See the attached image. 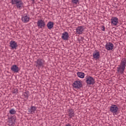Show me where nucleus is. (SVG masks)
<instances>
[{"mask_svg": "<svg viewBox=\"0 0 126 126\" xmlns=\"http://www.w3.org/2000/svg\"><path fill=\"white\" fill-rule=\"evenodd\" d=\"M93 57L94 60H99L100 59V52L97 50H95L93 54Z\"/></svg>", "mask_w": 126, "mask_h": 126, "instance_id": "13", "label": "nucleus"}, {"mask_svg": "<svg viewBox=\"0 0 126 126\" xmlns=\"http://www.w3.org/2000/svg\"><path fill=\"white\" fill-rule=\"evenodd\" d=\"M23 96H24V98L27 100L28 99V98H29V96H30V93L29 91H27L26 92L23 93Z\"/></svg>", "mask_w": 126, "mask_h": 126, "instance_id": "20", "label": "nucleus"}, {"mask_svg": "<svg viewBox=\"0 0 126 126\" xmlns=\"http://www.w3.org/2000/svg\"><path fill=\"white\" fill-rule=\"evenodd\" d=\"M65 126H71V125H70V124H69V123H68V124H66Z\"/></svg>", "mask_w": 126, "mask_h": 126, "instance_id": "26", "label": "nucleus"}, {"mask_svg": "<svg viewBox=\"0 0 126 126\" xmlns=\"http://www.w3.org/2000/svg\"><path fill=\"white\" fill-rule=\"evenodd\" d=\"M84 26H79L76 29V33L77 34H78L79 35H80L84 32Z\"/></svg>", "mask_w": 126, "mask_h": 126, "instance_id": "10", "label": "nucleus"}, {"mask_svg": "<svg viewBox=\"0 0 126 126\" xmlns=\"http://www.w3.org/2000/svg\"><path fill=\"white\" fill-rule=\"evenodd\" d=\"M110 111L111 112V113L117 115L118 111H119V107H118V106H117V105L113 104L111 106L110 108Z\"/></svg>", "mask_w": 126, "mask_h": 126, "instance_id": "8", "label": "nucleus"}, {"mask_svg": "<svg viewBox=\"0 0 126 126\" xmlns=\"http://www.w3.org/2000/svg\"><path fill=\"white\" fill-rule=\"evenodd\" d=\"M9 114H10V115H15V114H16V111L12 108L9 110Z\"/></svg>", "mask_w": 126, "mask_h": 126, "instance_id": "22", "label": "nucleus"}, {"mask_svg": "<svg viewBox=\"0 0 126 126\" xmlns=\"http://www.w3.org/2000/svg\"><path fill=\"white\" fill-rule=\"evenodd\" d=\"M9 44V47H10L11 50H16L18 47L17 42H15V41L12 40L10 42Z\"/></svg>", "mask_w": 126, "mask_h": 126, "instance_id": "9", "label": "nucleus"}, {"mask_svg": "<svg viewBox=\"0 0 126 126\" xmlns=\"http://www.w3.org/2000/svg\"><path fill=\"white\" fill-rule=\"evenodd\" d=\"M36 109L37 107L36 106H32L30 108H28V112L29 114H34Z\"/></svg>", "mask_w": 126, "mask_h": 126, "instance_id": "17", "label": "nucleus"}, {"mask_svg": "<svg viewBox=\"0 0 126 126\" xmlns=\"http://www.w3.org/2000/svg\"><path fill=\"white\" fill-rule=\"evenodd\" d=\"M30 19V18L28 17L27 15L22 17V21H23V22H24L25 23L28 22Z\"/></svg>", "mask_w": 126, "mask_h": 126, "instance_id": "18", "label": "nucleus"}, {"mask_svg": "<svg viewBox=\"0 0 126 126\" xmlns=\"http://www.w3.org/2000/svg\"><path fill=\"white\" fill-rule=\"evenodd\" d=\"M36 67H37L38 69H40L41 67H44V64H45V61L43 59H38L35 62Z\"/></svg>", "mask_w": 126, "mask_h": 126, "instance_id": "4", "label": "nucleus"}, {"mask_svg": "<svg viewBox=\"0 0 126 126\" xmlns=\"http://www.w3.org/2000/svg\"><path fill=\"white\" fill-rule=\"evenodd\" d=\"M126 59L123 58L122 59L120 65L117 68L118 73H120L121 74H124L125 72V69H126Z\"/></svg>", "mask_w": 126, "mask_h": 126, "instance_id": "1", "label": "nucleus"}, {"mask_svg": "<svg viewBox=\"0 0 126 126\" xmlns=\"http://www.w3.org/2000/svg\"><path fill=\"white\" fill-rule=\"evenodd\" d=\"M11 3L12 4H16L17 8L19 9H21L23 7V5H24V3L21 0H11Z\"/></svg>", "mask_w": 126, "mask_h": 126, "instance_id": "2", "label": "nucleus"}, {"mask_svg": "<svg viewBox=\"0 0 126 126\" xmlns=\"http://www.w3.org/2000/svg\"><path fill=\"white\" fill-rule=\"evenodd\" d=\"M32 1V3H35V0H31Z\"/></svg>", "mask_w": 126, "mask_h": 126, "instance_id": "27", "label": "nucleus"}, {"mask_svg": "<svg viewBox=\"0 0 126 126\" xmlns=\"http://www.w3.org/2000/svg\"><path fill=\"white\" fill-rule=\"evenodd\" d=\"M72 85L73 88H75V89H79L80 88H82L83 86L82 85V81H81V80L75 81Z\"/></svg>", "mask_w": 126, "mask_h": 126, "instance_id": "5", "label": "nucleus"}, {"mask_svg": "<svg viewBox=\"0 0 126 126\" xmlns=\"http://www.w3.org/2000/svg\"><path fill=\"white\" fill-rule=\"evenodd\" d=\"M69 35H68V32H65L62 33V38L63 40H67Z\"/></svg>", "mask_w": 126, "mask_h": 126, "instance_id": "16", "label": "nucleus"}, {"mask_svg": "<svg viewBox=\"0 0 126 126\" xmlns=\"http://www.w3.org/2000/svg\"><path fill=\"white\" fill-rule=\"evenodd\" d=\"M77 75L78 76V77H80V78H84V76H85V74L83 72H78L77 73Z\"/></svg>", "mask_w": 126, "mask_h": 126, "instance_id": "21", "label": "nucleus"}, {"mask_svg": "<svg viewBox=\"0 0 126 126\" xmlns=\"http://www.w3.org/2000/svg\"><path fill=\"white\" fill-rule=\"evenodd\" d=\"M37 25L38 29H42V28H44L45 26H46V24L44 20L40 19L37 21Z\"/></svg>", "mask_w": 126, "mask_h": 126, "instance_id": "7", "label": "nucleus"}, {"mask_svg": "<svg viewBox=\"0 0 126 126\" xmlns=\"http://www.w3.org/2000/svg\"><path fill=\"white\" fill-rule=\"evenodd\" d=\"M54 23L53 22H49L48 23H47V28L48 29H49L50 30H51V29H52V28H54Z\"/></svg>", "mask_w": 126, "mask_h": 126, "instance_id": "19", "label": "nucleus"}, {"mask_svg": "<svg viewBox=\"0 0 126 126\" xmlns=\"http://www.w3.org/2000/svg\"><path fill=\"white\" fill-rule=\"evenodd\" d=\"M114 48V44L112 42H108L105 45V49L108 51H112Z\"/></svg>", "mask_w": 126, "mask_h": 126, "instance_id": "12", "label": "nucleus"}, {"mask_svg": "<svg viewBox=\"0 0 126 126\" xmlns=\"http://www.w3.org/2000/svg\"><path fill=\"white\" fill-rule=\"evenodd\" d=\"M15 121H16V117L13 116L8 118L7 124L8 126H13L15 125Z\"/></svg>", "mask_w": 126, "mask_h": 126, "instance_id": "6", "label": "nucleus"}, {"mask_svg": "<svg viewBox=\"0 0 126 126\" xmlns=\"http://www.w3.org/2000/svg\"><path fill=\"white\" fill-rule=\"evenodd\" d=\"M12 93L13 94H17L18 93V89L17 88L13 89Z\"/></svg>", "mask_w": 126, "mask_h": 126, "instance_id": "23", "label": "nucleus"}, {"mask_svg": "<svg viewBox=\"0 0 126 126\" xmlns=\"http://www.w3.org/2000/svg\"><path fill=\"white\" fill-rule=\"evenodd\" d=\"M101 30L102 31H105V26H101Z\"/></svg>", "mask_w": 126, "mask_h": 126, "instance_id": "25", "label": "nucleus"}, {"mask_svg": "<svg viewBox=\"0 0 126 126\" xmlns=\"http://www.w3.org/2000/svg\"><path fill=\"white\" fill-rule=\"evenodd\" d=\"M71 2L73 3V4H79V0H71Z\"/></svg>", "mask_w": 126, "mask_h": 126, "instance_id": "24", "label": "nucleus"}, {"mask_svg": "<svg viewBox=\"0 0 126 126\" xmlns=\"http://www.w3.org/2000/svg\"><path fill=\"white\" fill-rule=\"evenodd\" d=\"M86 82L87 85H93L95 84V79L92 76H88L86 77Z\"/></svg>", "mask_w": 126, "mask_h": 126, "instance_id": "3", "label": "nucleus"}, {"mask_svg": "<svg viewBox=\"0 0 126 126\" xmlns=\"http://www.w3.org/2000/svg\"><path fill=\"white\" fill-rule=\"evenodd\" d=\"M11 70L13 71V72L17 73L19 72V71L20 70V69H19V67H18L17 65L14 64L11 66Z\"/></svg>", "mask_w": 126, "mask_h": 126, "instance_id": "14", "label": "nucleus"}, {"mask_svg": "<svg viewBox=\"0 0 126 126\" xmlns=\"http://www.w3.org/2000/svg\"><path fill=\"white\" fill-rule=\"evenodd\" d=\"M111 24H113L114 26L118 25V24L119 23V19H118L117 17H112L111 19Z\"/></svg>", "mask_w": 126, "mask_h": 126, "instance_id": "11", "label": "nucleus"}, {"mask_svg": "<svg viewBox=\"0 0 126 126\" xmlns=\"http://www.w3.org/2000/svg\"><path fill=\"white\" fill-rule=\"evenodd\" d=\"M67 112L68 113V117L70 118V119H71L75 116V114H74V111H73V109H70L67 110Z\"/></svg>", "mask_w": 126, "mask_h": 126, "instance_id": "15", "label": "nucleus"}]
</instances>
